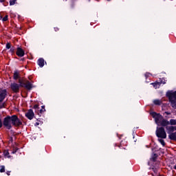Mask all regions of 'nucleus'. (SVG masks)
Masks as SVG:
<instances>
[{
    "label": "nucleus",
    "instance_id": "obj_5",
    "mask_svg": "<svg viewBox=\"0 0 176 176\" xmlns=\"http://www.w3.org/2000/svg\"><path fill=\"white\" fill-rule=\"evenodd\" d=\"M22 82L18 84L17 82H12L10 84V88L13 91V92H19L20 87L21 86Z\"/></svg>",
    "mask_w": 176,
    "mask_h": 176
},
{
    "label": "nucleus",
    "instance_id": "obj_22",
    "mask_svg": "<svg viewBox=\"0 0 176 176\" xmlns=\"http://www.w3.org/2000/svg\"><path fill=\"white\" fill-rule=\"evenodd\" d=\"M16 51V48L14 47H12L10 50V52L12 53V54H14Z\"/></svg>",
    "mask_w": 176,
    "mask_h": 176
},
{
    "label": "nucleus",
    "instance_id": "obj_19",
    "mask_svg": "<svg viewBox=\"0 0 176 176\" xmlns=\"http://www.w3.org/2000/svg\"><path fill=\"white\" fill-rule=\"evenodd\" d=\"M34 109H35L36 111L38 112L40 110L39 104H34Z\"/></svg>",
    "mask_w": 176,
    "mask_h": 176
},
{
    "label": "nucleus",
    "instance_id": "obj_31",
    "mask_svg": "<svg viewBox=\"0 0 176 176\" xmlns=\"http://www.w3.org/2000/svg\"><path fill=\"white\" fill-rule=\"evenodd\" d=\"M152 160H153V162H155L156 157H152Z\"/></svg>",
    "mask_w": 176,
    "mask_h": 176
},
{
    "label": "nucleus",
    "instance_id": "obj_12",
    "mask_svg": "<svg viewBox=\"0 0 176 176\" xmlns=\"http://www.w3.org/2000/svg\"><path fill=\"white\" fill-rule=\"evenodd\" d=\"M168 138H170V140H173V141H176V132H174L173 131L172 133H170V135H168Z\"/></svg>",
    "mask_w": 176,
    "mask_h": 176
},
{
    "label": "nucleus",
    "instance_id": "obj_4",
    "mask_svg": "<svg viewBox=\"0 0 176 176\" xmlns=\"http://www.w3.org/2000/svg\"><path fill=\"white\" fill-rule=\"evenodd\" d=\"M166 95L168 97L172 107L176 109V91H169Z\"/></svg>",
    "mask_w": 176,
    "mask_h": 176
},
{
    "label": "nucleus",
    "instance_id": "obj_27",
    "mask_svg": "<svg viewBox=\"0 0 176 176\" xmlns=\"http://www.w3.org/2000/svg\"><path fill=\"white\" fill-rule=\"evenodd\" d=\"M2 126H3V122H2L1 117L0 115V129H1Z\"/></svg>",
    "mask_w": 176,
    "mask_h": 176
},
{
    "label": "nucleus",
    "instance_id": "obj_14",
    "mask_svg": "<svg viewBox=\"0 0 176 176\" xmlns=\"http://www.w3.org/2000/svg\"><path fill=\"white\" fill-rule=\"evenodd\" d=\"M165 138H161V139H158L159 142H160L161 145H162V146H165L166 143H165Z\"/></svg>",
    "mask_w": 176,
    "mask_h": 176
},
{
    "label": "nucleus",
    "instance_id": "obj_10",
    "mask_svg": "<svg viewBox=\"0 0 176 176\" xmlns=\"http://www.w3.org/2000/svg\"><path fill=\"white\" fill-rule=\"evenodd\" d=\"M7 95L6 89H2L0 91V102H3Z\"/></svg>",
    "mask_w": 176,
    "mask_h": 176
},
{
    "label": "nucleus",
    "instance_id": "obj_34",
    "mask_svg": "<svg viewBox=\"0 0 176 176\" xmlns=\"http://www.w3.org/2000/svg\"><path fill=\"white\" fill-rule=\"evenodd\" d=\"M5 0H0V3H3Z\"/></svg>",
    "mask_w": 176,
    "mask_h": 176
},
{
    "label": "nucleus",
    "instance_id": "obj_23",
    "mask_svg": "<svg viewBox=\"0 0 176 176\" xmlns=\"http://www.w3.org/2000/svg\"><path fill=\"white\" fill-rule=\"evenodd\" d=\"M160 85L161 84H166V80H165V78H162L160 81Z\"/></svg>",
    "mask_w": 176,
    "mask_h": 176
},
{
    "label": "nucleus",
    "instance_id": "obj_3",
    "mask_svg": "<svg viewBox=\"0 0 176 176\" xmlns=\"http://www.w3.org/2000/svg\"><path fill=\"white\" fill-rule=\"evenodd\" d=\"M164 127H166V125H161V126H157L155 134L158 138H167V133Z\"/></svg>",
    "mask_w": 176,
    "mask_h": 176
},
{
    "label": "nucleus",
    "instance_id": "obj_32",
    "mask_svg": "<svg viewBox=\"0 0 176 176\" xmlns=\"http://www.w3.org/2000/svg\"><path fill=\"white\" fill-rule=\"evenodd\" d=\"M10 173H11L10 171H8L7 172V175H10Z\"/></svg>",
    "mask_w": 176,
    "mask_h": 176
},
{
    "label": "nucleus",
    "instance_id": "obj_20",
    "mask_svg": "<svg viewBox=\"0 0 176 176\" xmlns=\"http://www.w3.org/2000/svg\"><path fill=\"white\" fill-rule=\"evenodd\" d=\"M17 0H10V6H14V4H16Z\"/></svg>",
    "mask_w": 176,
    "mask_h": 176
},
{
    "label": "nucleus",
    "instance_id": "obj_17",
    "mask_svg": "<svg viewBox=\"0 0 176 176\" xmlns=\"http://www.w3.org/2000/svg\"><path fill=\"white\" fill-rule=\"evenodd\" d=\"M127 145V142L126 140H122L120 144V148H122V146H126Z\"/></svg>",
    "mask_w": 176,
    "mask_h": 176
},
{
    "label": "nucleus",
    "instance_id": "obj_24",
    "mask_svg": "<svg viewBox=\"0 0 176 176\" xmlns=\"http://www.w3.org/2000/svg\"><path fill=\"white\" fill-rule=\"evenodd\" d=\"M45 111V106H42L41 109H40V113H43Z\"/></svg>",
    "mask_w": 176,
    "mask_h": 176
},
{
    "label": "nucleus",
    "instance_id": "obj_8",
    "mask_svg": "<svg viewBox=\"0 0 176 176\" xmlns=\"http://www.w3.org/2000/svg\"><path fill=\"white\" fill-rule=\"evenodd\" d=\"M16 54L18 56H24L25 52L21 47H17Z\"/></svg>",
    "mask_w": 176,
    "mask_h": 176
},
{
    "label": "nucleus",
    "instance_id": "obj_36",
    "mask_svg": "<svg viewBox=\"0 0 176 176\" xmlns=\"http://www.w3.org/2000/svg\"><path fill=\"white\" fill-rule=\"evenodd\" d=\"M2 19V16H1V15H0V19Z\"/></svg>",
    "mask_w": 176,
    "mask_h": 176
},
{
    "label": "nucleus",
    "instance_id": "obj_9",
    "mask_svg": "<svg viewBox=\"0 0 176 176\" xmlns=\"http://www.w3.org/2000/svg\"><path fill=\"white\" fill-rule=\"evenodd\" d=\"M21 87H25L27 89H31L32 88V84L30 81H25V82H21Z\"/></svg>",
    "mask_w": 176,
    "mask_h": 176
},
{
    "label": "nucleus",
    "instance_id": "obj_26",
    "mask_svg": "<svg viewBox=\"0 0 176 176\" xmlns=\"http://www.w3.org/2000/svg\"><path fill=\"white\" fill-rule=\"evenodd\" d=\"M6 48H8V50H9L10 48H11V44H10V43H7V44H6Z\"/></svg>",
    "mask_w": 176,
    "mask_h": 176
},
{
    "label": "nucleus",
    "instance_id": "obj_29",
    "mask_svg": "<svg viewBox=\"0 0 176 176\" xmlns=\"http://www.w3.org/2000/svg\"><path fill=\"white\" fill-rule=\"evenodd\" d=\"M34 126H39V122H35Z\"/></svg>",
    "mask_w": 176,
    "mask_h": 176
},
{
    "label": "nucleus",
    "instance_id": "obj_33",
    "mask_svg": "<svg viewBox=\"0 0 176 176\" xmlns=\"http://www.w3.org/2000/svg\"><path fill=\"white\" fill-rule=\"evenodd\" d=\"M54 30L56 32H57V30H58L59 29H58V28H54Z\"/></svg>",
    "mask_w": 176,
    "mask_h": 176
},
{
    "label": "nucleus",
    "instance_id": "obj_21",
    "mask_svg": "<svg viewBox=\"0 0 176 176\" xmlns=\"http://www.w3.org/2000/svg\"><path fill=\"white\" fill-rule=\"evenodd\" d=\"M5 171H6L5 166H1L0 173H5Z\"/></svg>",
    "mask_w": 176,
    "mask_h": 176
},
{
    "label": "nucleus",
    "instance_id": "obj_37",
    "mask_svg": "<svg viewBox=\"0 0 176 176\" xmlns=\"http://www.w3.org/2000/svg\"><path fill=\"white\" fill-rule=\"evenodd\" d=\"M159 176H164V175H159Z\"/></svg>",
    "mask_w": 176,
    "mask_h": 176
},
{
    "label": "nucleus",
    "instance_id": "obj_16",
    "mask_svg": "<svg viewBox=\"0 0 176 176\" xmlns=\"http://www.w3.org/2000/svg\"><path fill=\"white\" fill-rule=\"evenodd\" d=\"M14 80H17L18 78H19V72L16 71L14 73Z\"/></svg>",
    "mask_w": 176,
    "mask_h": 176
},
{
    "label": "nucleus",
    "instance_id": "obj_7",
    "mask_svg": "<svg viewBox=\"0 0 176 176\" xmlns=\"http://www.w3.org/2000/svg\"><path fill=\"white\" fill-rule=\"evenodd\" d=\"M166 130L168 133V134H169V135H170V134H173V131H175V130H176L175 126H173V125H170V124H168V125H166Z\"/></svg>",
    "mask_w": 176,
    "mask_h": 176
},
{
    "label": "nucleus",
    "instance_id": "obj_15",
    "mask_svg": "<svg viewBox=\"0 0 176 176\" xmlns=\"http://www.w3.org/2000/svg\"><path fill=\"white\" fill-rule=\"evenodd\" d=\"M153 103L154 104H162V100L161 99H154Z\"/></svg>",
    "mask_w": 176,
    "mask_h": 176
},
{
    "label": "nucleus",
    "instance_id": "obj_2",
    "mask_svg": "<svg viewBox=\"0 0 176 176\" xmlns=\"http://www.w3.org/2000/svg\"><path fill=\"white\" fill-rule=\"evenodd\" d=\"M3 124L8 130H11L12 126H14V127H21V126H23V121L19 118L16 114H13V116H7V117H5Z\"/></svg>",
    "mask_w": 176,
    "mask_h": 176
},
{
    "label": "nucleus",
    "instance_id": "obj_35",
    "mask_svg": "<svg viewBox=\"0 0 176 176\" xmlns=\"http://www.w3.org/2000/svg\"><path fill=\"white\" fill-rule=\"evenodd\" d=\"M174 169L176 170V164L174 166Z\"/></svg>",
    "mask_w": 176,
    "mask_h": 176
},
{
    "label": "nucleus",
    "instance_id": "obj_28",
    "mask_svg": "<svg viewBox=\"0 0 176 176\" xmlns=\"http://www.w3.org/2000/svg\"><path fill=\"white\" fill-rule=\"evenodd\" d=\"M17 151H18V148L17 147H16V148L12 151V153L14 154L16 153V152H17Z\"/></svg>",
    "mask_w": 176,
    "mask_h": 176
},
{
    "label": "nucleus",
    "instance_id": "obj_6",
    "mask_svg": "<svg viewBox=\"0 0 176 176\" xmlns=\"http://www.w3.org/2000/svg\"><path fill=\"white\" fill-rule=\"evenodd\" d=\"M34 110H32V109H30L27 113H25V116L28 119H29V120H32V119H34Z\"/></svg>",
    "mask_w": 176,
    "mask_h": 176
},
{
    "label": "nucleus",
    "instance_id": "obj_25",
    "mask_svg": "<svg viewBox=\"0 0 176 176\" xmlns=\"http://www.w3.org/2000/svg\"><path fill=\"white\" fill-rule=\"evenodd\" d=\"M8 15H5V16H3V21H8Z\"/></svg>",
    "mask_w": 176,
    "mask_h": 176
},
{
    "label": "nucleus",
    "instance_id": "obj_30",
    "mask_svg": "<svg viewBox=\"0 0 176 176\" xmlns=\"http://www.w3.org/2000/svg\"><path fill=\"white\" fill-rule=\"evenodd\" d=\"M145 76H146V77H147L148 76H150V73H146Z\"/></svg>",
    "mask_w": 176,
    "mask_h": 176
},
{
    "label": "nucleus",
    "instance_id": "obj_11",
    "mask_svg": "<svg viewBox=\"0 0 176 176\" xmlns=\"http://www.w3.org/2000/svg\"><path fill=\"white\" fill-rule=\"evenodd\" d=\"M37 63L38 66H40L41 67H43L45 65V59H43V58H39L37 60Z\"/></svg>",
    "mask_w": 176,
    "mask_h": 176
},
{
    "label": "nucleus",
    "instance_id": "obj_13",
    "mask_svg": "<svg viewBox=\"0 0 176 176\" xmlns=\"http://www.w3.org/2000/svg\"><path fill=\"white\" fill-rule=\"evenodd\" d=\"M152 84L154 88H160L161 85L160 81H155V82H152Z\"/></svg>",
    "mask_w": 176,
    "mask_h": 176
},
{
    "label": "nucleus",
    "instance_id": "obj_1",
    "mask_svg": "<svg viewBox=\"0 0 176 176\" xmlns=\"http://www.w3.org/2000/svg\"><path fill=\"white\" fill-rule=\"evenodd\" d=\"M170 114V111H164V117H163L162 114H160V113H156V111H153V113H151V115L155 119V123L157 126H168V124H171V126L174 127V126H176V120H175V118H170V121L167 120L169 119Z\"/></svg>",
    "mask_w": 176,
    "mask_h": 176
},
{
    "label": "nucleus",
    "instance_id": "obj_18",
    "mask_svg": "<svg viewBox=\"0 0 176 176\" xmlns=\"http://www.w3.org/2000/svg\"><path fill=\"white\" fill-rule=\"evenodd\" d=\"M3 155L5 157H10V153L8 152V151H4Z\"/></svg>",
    "mask_w": 176,
    "mask_h": 176
}]
</instances>
